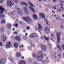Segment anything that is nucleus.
Returning <instances> with one entry per match:
<instances>
[{
	"label": "nucleus",
	"mask_w": 64,
	"mask_h": 64,
	"mask_svg": "<svg viewBox=\"0 0 64 64\" xmlns=\"http://www.w3.org/2000/svg\"><path fill=\"white\" fill-rule=\"evenodd\" d=\"M31 7H33L35 8V5H33L32 3L30 4V6H29V8L31 11H32L33 12H35V10L34 8H32Z\"/></svg>",
	"instance_id": "6"
},
{
	"label": "nucleus",
	"mask_w": 64,
	"mask_h": 64,
	"mask_svg": "<svg viewBox=\"0 0 64 64\" xmlns=\"http://www.w3.org/2000/svg\"><path fill=\"white\" fill-rule=\"evenodd\" d=\"M8 28V29H10L11 27V24H7Z\"/></svg>",
	"instance_id": "24"
},
{
	"label": "nucleus",
	"mask_w": 64,
	"mask_h": 64,
	"mask_svg": "<svg viewBox=\"0 0 64 64\" xmlns=\"http://www.w3.org/2000/svg\"><path fill=\"white\" fill-rule=\"evenodd\" d=\"M53 2H54L55 3L56 2V0H53Z\"/></svg>",
	"instance_id": "50"
},
{
	"label": "nucleus",
	"mask_w": 64,
	"mask_h": 64,
	"mask_svg": "<svg viewBox=\"0 0 64 64\" xmlns=\"http://www.w3.org/2000/svg\"><path fill=\"white\" fill-rule=\"evenodd\" d=\"M42 62L43 63H44V62H45V60H43Z\"/></svg>",
	"instance_id": "58"
},
{
	"label": "nucleus",
	"mask_w": 64,
	"mask_h": 64,
	"mask_svg": "<svg viewBox=\"0 0 64 64\" xmlns=\"http://www.w3.org/2000/svg\"><path fill=\"white\" fill-rule=\"evenodd\" d=\"M26 30H24L23 31V32H26Z\"/></svg>",
	"instance_id": "57"
},
{
	"label": "nucleus",
	"mask_w": 64,
	"mask_h": 64,
	"mask_svg": "<svg viewBox=\"0 0 64 64\" xmlns=\"http://www.w3.org/2000/svg\"><path fill=\"white\" fill-rule=\"evenodd\" d=\"M61 54H59V56L60 57H61Z\"/></svg>",
	"instance_id": "51"
},
{
	"label": "nucleus",
	"mask_w": 64,
	"mask_h": 64,
	"mask_svg": "<svg viewBox=\"0 0 64 64\" xmlns=\"http://www.w3.org/2000/svg\"><path fill=\"white\" fill-rule=\"evenodd\" d=\"M40 38L42 40H43V37H42V36H41L40 37Z\"/></svg>",
	"instance_id": "48"
},
{
	"label": "nucleus",
	"mask_w": 64,
	"mask_h": 64,
	"mask_svg": "<svg viewBox=\"0 0 64 64\" xmlns=\"http://www.w3.org/2000/svg\"><path fill=\"white\" fill-rule=\"evenodd\" d=\"M0 46H2V42H0Z\"/></svg>",
	"instance_id": "34"
},
{
	"label": "nucleus",
	"mask_w": 64,
	"mask_h": 64,
	"mask_svg": "<svg viewBox=\"0 0 64 64\" xmlns=\"http://www.w3.org/2000/svg\"><path fill=\"white\" fill-rule=\"evenodd\" d=\"M54 58H57V56H56L54 55Z\"/></svg>",
	"instance_id": "43"
},
{
	"label": "nucleus",
	"mask_w": 64,
	"mask_h": 64,
	"mask_svg": "<svg viewBox=\"0 0 64 64\" xmlns=\"http://www.w3.org/2000/svg\"><path fill=\"white\" fill-rule=\"evenodd\" d=\"M6 6L7 7H12L14 5V2L11 0H8L6 1Z\"/></svg>",
	"instance_id": "2"
},
{
	"label": "nucleus",
	"mask_w": 64,
	"mask_h": 64,
	"mask_svg": "<svg viewBox=\"0 0 64 64\" xmlns=\"http://www.w3.org/2000/svg\"><path fill=\"white\" fill-rule=\"evenodd\" d=\"M14 47L16 49L18 48V44L17 42H15L14 43Z\"/></svg>",
	"instance_id": "18"
},
{
	"label": "nucleus",
	"mask_w": 64,
	"mask_h": 64,
	"mask_svg": "<svg viewBox=\"0 0 64 64\" xmlns=\"http://www.w3.org/2000/svg\"><path fill=\"white\" fill-rule=\"evenodd\" d=\"M58 18H59V16H58V17L56 18V19L57 20H58Z\"/></svg>",
	"instance_id": "47"
},
{
	"label": "nucleus",
	"mask_w": 64,
	"mask_h": 64,
	"mask_svg": "<svg viewBox=\"0 0 64 64\" xmlns=\"http://www.w3.org/2000/svg\"><path fill=\"white\" fill-rule=\"evenodd\" d=\"M29 37L30 38H34V37H37V35L36 33H33L30 34L29 35Z\"/></svg>",
	"instance_id": "7"
},
{
	"label": "nucleus",
	"mask_w": 64,
	"mask_h": 64,
	"mask_svg": "<svg viewBox=\"0 0 64 64\" xmlns=\"http://www.w3.org/2000/svg\"><path fill=\"white\" fill-rule=\"evenodd\" d=\"M33 18H34V19L35 20H36L38 19V16H37L35 14H33Z\"/></svg>",
	"instance_id": "19"
},
{
	"label": "nucleus",
	"mask_w": 64,
	"mask_h": 64,
	"mask_svg": "<svg viewBox=\"0 0 64 64\" xmlns=\"http://www.w3.org/2000/svg\"><path fill=\"white\" fill-rule=\"evenodd\" d=\"M24 57H22V59H24Z\"/></svg>",
	"instance_id": "63"
},
{
	"label": "nucleus",
	"mask_w": 64,
	"mask_h": 64,
	"mask_svg": "<svg viewBox=\"0 0 64 64\" xmlns=\"http://www.w3.org/2000/svg\"><path fill=\"white\" fill-rule=\"evenodd\" d=\"M49 8H52V6H50V7H49Z\"/></svg>",
	"instance_id": "49"
},
{
	"label": "nucleus",
	"mask_w": 64,
	"mask_h": 64,
	"mask_svg": "<svg viewBox=\"0 0 64 64\" xmlns=\"http://www.w3.org/2000/svg\"><path fill=\"white\" fill-rule=\"evenodd\" d=\"M62 16V17H63V18H64V14H63Z\"/></svg>",
	"instance_id": "56"
},
{
	"label": "nucleus",
	"mask_w": 64,
	"mask_h": 64,
	"mask_svg": "<svg viewBox=\"0 0 64 64\" xmlns=\"http://www.w3.org/2000/svg\"><path fill=\"white\" fill-rule=\"evenodd\" d=\"M14 34H16L17 35L18 34V33L17 32H14L13 33Z\"/></svg>",
	"instance_id": "33"
},
{
	"label": "nucleus",
	"mask_w": 64,
	"mask_h": 64,
	"mask_svg": "<svg viewBox=\"0 0 64 64\" xmlns=\"http://www.w3.org/2000/svg\"><path fill=\"white\" fill-rule=\"evenodd\" d=\"M11 46V43L9 42H7V44L6 45V48H10Z\"/></svg>",
	"instance_id": "10"
},
{
	"label": "nucleus",
	"mask_w": 64,
	"mask_h": 64,
	"mask_svg": "<svg viewBox=\"0 0 64 64\" xmlns=\"http://www.w3.org/2000/svg\"><path fill=\"white\" fill-rule=\"evenodd\" d=\"M44 38L46 41H48L49 39V38L45 36H44Z\"/></svg>",
	"instance_id": "21"
},
{
	"label": "nucleus",
	"mask_w": 64,
	"mask_h": 64,
	"mask_svg": "<svg viewBox=\"0 0 64 64\" xmlns=\"http://www.w3.org/2000/svg\"><path fill=\"white\" fill-rule=\"evenodd\" d=\"M45 11H48V9H47V8H46L45 10Z\"/></svg>",
	"instance_id": "45"
},
{
	"label": "nucleus",
	"mask_w": 64,
	"mask_h": 64,
	"mask_svg": "<svg viewBox=\"0 0 64 64\" xmlns=\"http://www.w3.org/2000/svg\"><path fill=\"white\" fill-rule=\"evenodd\" d=\"M41 48L43 50V51H45L46 50V46L45 45H43L41 46Z\"/></svg>",
	"instance_id": "15"
},
{
	"label": "nucleus",
	"mask_w": 64,
	"mask_h": 64,
	"mask_svg": "<svg viewBox=\"0 0 64 64\" xmlns=\"http://www.w3.org/2000/svg\"><path fill=\"white\" fill-rule=\"evenodd\" d=\"M1 37L2 41H3V42H5V41L6 40V37L4 36L3 34L2 35Z\"/></svg>",
	"instance_id": "11"
},
{
	"label": "nucleus",
	"mask_w": 64,
	"mask_h": 64,
	"mask_svg": "<svg viewBox=\"0 0 64 64\" xmlns=\"http://www.w3.org/2000/svg\"><path fill=\"white\" fill-rule=\"evenodd\" d=\"M23 9L24 10V11H27V10H28V8L27 7H26L23 8Z\"/></svg>",
	"instance_id": "28"
},
{
	"label": "nucleus",
	"mask_w": 64,
	"mask_h": 64,
	"mask_svg": "<svg viewBox=\"0 0 64 64\" xmlns=\"http://www.w3.org/2000/svg\"><path fill=\"white\" fill-rule=\"evenodd\" d=\"M22 19L24 21H26L27 23H30V22L32 21V20L28 16L26 17V18L25 17H24L22 18Z\"/></svg>",
	"instance_id": "3"
},
{
	"label": "nucleus",
	"mask_w": 64,
	"mask_h": 64,
	"mask_svg": "<svg viewBox=\"0 0 64 64\" xmlns=\"http://www.w3.org/2000/svg\"><path fill=\"white\" fill-rule=\"evenodd\" d=\"M3 1V0H0V3H2Z\"/></svg>",
	"instance_id": "37"
},
{
	"label": "nucleus",
	"mask_w": 64,
	"mask_h": 64,
	"mask_svg": "<svg viewBox=\"0 0 64 64\" xmlns=\"http://www.w3.org/2000/svg\"><path fill=\"white\" fill-rule=\"evenodd\" d=\"M4 15L2 14H0V19L2 18L3 17H4Z\"/></svg>",
	"instance_id": "27"
},
{
	"label": "nucleus",
	"mask_w": 64,
	"mask_h": 64,
	"mask_svg": "<svg viewBox=\"0 0 64 64\" xmlns=\"http://www.w3.org/2000/svg\"><path fill=\"white\" fill-rule=\"evenodd\" d=\"M62 48H63V49H64V46H63L62 44Z\"/></svg>",
	"instance_id": "42"
},
{
	"label": "nucleus",
	"mask_w": 64,
	"mask_h": 64,
	"mask_svg": "<svg viewBox=\"0 0 64 64\" xmlns=\"http://www.w3.org/2000/svg\"><path fill=\"white\" fill-rule=\"evenodd\" d=\"M17 12H18V13L20 15H22L23 13L21 9L19 8H17L16 9Z\"/></svg>",
	"instance_id": "8"
},
{
	"label": "nucleus",
	"mask_w": 64,
	"mask_h": 64,
	"mask_svg": "<svg viewBox=\"0 0 64 64\" xmlns=\"http://www.w3.org/2000/svg\"><path fill=\"white\" fill-rule=\"evenodd\" d=\"M30 29V26H28L26 28V30H29Z\"/></svg>",
	"instance_id": "35"
},
{
	"label": "nucleus",
	"mask_w": 64,
	"mask_h": 64,
	"mask_svg": "<svg viewBox=\"0 0 64 64\" xmlns=\"http://www.w3.org/2000/svg\"><path fill=\"white\" fill-rule=\"evenodd\" d=\"M27 35H28V33H26V36H27Z\"/></svg>",
	"instance_id": "55"
},
{
	"label": "nucleus",
	"mask_w": 64,
	"mask_h": 64,
	"mask_svg": "<svg viewBox=\"0 0 64 64\" xmlns=\"http://www.w3.org/2000/svg\"><path fill=\"white\" fill-rule=\"evenodd\" d=\"M46 7H49V8L50 7V5L48 4L46 5Z\"/></svg>",
	"instance_id": "41"
},
{
	"label": "nucleus",
	"mask_w": 64,
	"mask_h": 64,
	"mask_svg": "<svg viewBox=\"0 0 64 64\" xmlns=\"http://www.w3.org/2000/svg\"><path fill=\"white\" fill-rule=\"evenodd\" d=\"M24 12L26 14H29V11H28V10L24 11Z\"/></svg>",
	"instance_id": "29"
},
{
	"label": "nucleus",
	"mask_w": 64,
	"mask_h": 64,
	"mask_svg": "<svg viewBox=\"0 0 64 64\" xmlns=\"http://www.w3.org/2000/svg\"><path fill=\"white\" fill-rule=\"evenodd\" d=\"M63 57H64V54L63 55Z\"/></svg>",
	"instance_id": "64"
},
{
	"label": "nucleus",
	"mask_w": 64,
	"mask_h": 64,
	"mask_svg": "<svg viewBox=\"0 0 64 64\" xmlns=\"http://www.w3.org/2000/svg\"><path fill=\"white\" fill-rule=\"evenodd\" d=\"M21 46H22V48H23V45H22Z\"/></svg>",
	"instance_id": "60"
},
{
	"label": "nucleus",
	"mask_w": 64,
	"mask_h": 64,
	"mask_svg": "<svg viewBox=\"0 0 64 64\" xmlns=\"http://www.w3.org/2000/svg\"><path fill=\"white\" fill-rule=\"evenodd\" d=\"M46 23L47 25H48L49 24H48V22H47V21H46Z\"/></svg>",
	"instance_id": "46"
},
{
	"label": "nucleus",
	"mask_w": 64,
	"mask_h": 64,
	"mask_svg": "<svg viewBox=\"0 0 64 64\" xmlns=\"http://www.w3.org/2000/svg\"><path fill=\"white\" fill-rule=\"evenodd\" d=\"M2 7H3V6H0V10H1V11L0 12V13L1 14H2V13H3V12L5 10V9L4 8H2Z\"/></svg>",
	"instance_id": "12"
},
{
	"label": "nucleus",
	"mask_w": 64,
	"mask_h": 64,
	"mask_svg": "<svg viewBox=\"0 0 64 64\" xmlns=\"http://www.w3.org/2000/svg\"><path fill=\"white\" fill-rule=\"evenodd\" d=\"M49 46H50V47H51V44H49Z\"/></svg>",
	"instance_id": "59"
},
{
	"label": "nucleus",
	"mask_w": 64,
	"mask_h": 64,
	"mask_svg": "<svg viewBox=\"0 0 64 64\" xmlns=\"http://www.w3.org/2000/svg\"><path fill=\"white\" fill-rule=\"evenodd\" d=\"M41 1H42L41 0H39V2H41Z\"/></svg>",
	"instance_id": "61"
},
{
	"label": "nucleus",
	"mask_w": 64,
	"mask_h": 64,
	"mask_svg": "<svg viewBox=\"0 0 64 64\" xmlns=\"http://www.w3.org/2000/svg\"><path fill=\"white\" fill-rule=\"evenodd\" d=\"M51 36H52V37H53V35L52 34H51Z\"/></svg>",
	"instance_id": "53"
},
{
	"label": "nucleus",
	"mask_w": 64,
	"mask_h": 64,
	"mask_svg": "<svg viewBox=\"0 0 64 64\" xmlns=\"http://www.w3.org/2000/svg\"><path fill=\"white\" fill-rule=\"evenodd\" d=\"M10 60L12 62H14V59H13L12 57H11L10 58Z\"/></svg>",
	"instance_id": "23"
},
{
	"label": "nucleus",
	"mask_w": 64,
	"mask_h": 64,
	"mask_svg": "<svg viewBox=\"0 0 64 64\" xmlns=\"http://www.w3.org/2000/svg\"><path fill=\"white\" fill-rule=\"evenodd\" d=\"M28 4H30H30L32 3L30 1L28 2Z\"/></svg>",
	"instance_id": "39"
},
{
	"label": "nucleus",
	"mask_w": 64,
	"mask_h": 64,
	"mask_svg": "<svg viewBox=\"0 0 64 64\" xmlns=\"http://www.w3.org/2000/svg\"><path fill=\"white\" fill-rule=\"evenodd\" d=\"M42 1H44V2H46V0H42Z\"/></svg>",
	"instance_id": "52"
},
{
	"label": "nucleus",
	"mask_w": 64,
	"mask_h": 64,
	"mask_svg": "<svg viewBox=\"0 0 64 64\" xmlns=\"http://www.w3.org/2000/svg\"><path fill=\"white\" fill-rule=\"evenodd\" d=\"M21 5H25V6H28L26 3L24 2H22L21 3Z\"/></svg>",
	"instance_id": "25"
},
{
	"label": "nucleus",
	"mask_w": 64,
	"mask_h": 64,
	"mask_svg": "<svg viewBox=\"0 0 64 64\" xmlns=\"http://www.w3.org/2000/svg\"><path fill=\"white\" fill-rule=\"evenodd\" d=\"M18 26V24H15V27H17Z\"/></svg>",
	"instance_id": "36"
},
{
	"label": "nucleus",
	"mask_w": 64,
	"mask_h": 64,
	"mask_svg": "<svg viewBox=\"0 0 64 64\" xmlns=\"http://www.w3.org/2000/svg\"><path fill=\"white\" fill-rule=\"evenodd\" d=\"M32 56L34 58H37V57H38V56H37V55L35 54H32Z\"/></svg>",
	"instance_id": "22"
},
{
	"label": "nucleus",
	"mask_w": 64,
	"mask_h": 64,
	"mask_svg": "<svg viewBox=\"0 0 64 64\" xmlns=\"http://www.w3.org/2000/svg\"><path fill=\"white\" fill-rule=\"evenodd\" d=\"M38 29L40 31L42 30V27L40 24H39V23L38 24Z\"/></svg>",
	"instance_id": "16"
},
{
	"label": "nucleus",
	"mask_w": 64,
	"mask_h": 64,
	"mask_svg": "<svg viewBox=\"0 0 64 64\" xmlns=\"http://www.w3.org/2000/svg\"><path fill=\"white\" fill-rule=\"evenodd\" d=\"M20 23L21 24H22V22H21V21H20Z\"/></svg>",
	"instance_id": "62"
},
{
	"label": "nucleus",
	"mask_w": 64,
	"mask_h": 64,
	"mask_svg": "<svg viewBox=\"0 0 64 64\" xmlns=\"http://www.w3.org/2000/svg\"><path fill=\"white\" fill-rule=\"evenodd\" d=\"M26 38H27V37L25 36H24L22 37L23 39H24V40H26Z\"/></svg>",
	"instance_id": "30"
},
{
	"label": "nucleus",
	"mask_w": 64,
	"mask_h": 64,
	"mask_svg": "<svg viewBox=\"0 0 64 64\" xmlns=\"http://www.w3.org/2000/svg\"><path fill=\"white\" fill-rule=\"evenodd\" d=\"M61 34V32L59 33L57 32L56 33V37L57 38V41L58 43H59L60 42V35Z\"/></svg>",
	"instance_id": "5"
},
{
	"label": "nucleus",
	"mask_w": 64,
	"mask_h": 64,
	"mask_svg": "<svg viewBox=\"0 0 64 64\" xmlns=\"http://www.w3.org/2000/svg\"><path fill=\"white\" fill-rule=\"evenodd\" d=\"M19 64H26L25 62L23 60H21L19 62Z\"/></svg>",
	"instance_id": "20"
},
{
	"label": "nucleus",
	"mask_w": 64,
	"mask_h": 64,
	"mask_svg": "<svg viewBox=\"0 0 64 64\" xmlns=\"http://www.w3.org/2000/svg\"><path fill=\"white\" fill-rule=\"evenodd\" d=\"M64 28V27L63 26H62V25H61L60 26V28Z\"/></svg>",
	"instance_id": "40"
},
{
	"label": "nucleus",
	"mask_w": 64,
	"mask_h": 64,
	"mask_svg": "<svg viewBox=\"0 0 64 64\" xmlns=\"http://www.w3.org/2000/svg\"><path fill=\"white\" fill-rule=\"evenodd\" d=\"M60 5H61V6H63V4H60Z\"/></svg>",
	"instance_id": "54"
},
{
	"label": "nucleus",
	"mask_w": 64,
	"mask_h": 64,
	"mask_svg": "<svg viewBox=\"0 0 64 64\" xmlns=\"http://www.w3.org/2000/svg\"><path fill=\"white\" fill-rule=\"evenodd\" d=\"M15 39L16 40L18 41H20L21 40V37L19 36H15Z\"/></svg>",
	"instance_id": "9"
},
{
	"label": "nucleus",
	"mask_w": 64,
	"mask_h": 64,
	"mask_svg": "<svg viewBox=\"0 0 64 64\" xmlns=\"http://www.w3.org/2000/svg\"><path fill=\"white\" fill-rule=\"evenodd\" d=\"M21 56V54L19 52H17L16 54V57L17 58H19V57H20V56Z\"/></svg>",
	"instance_id": "17"
},
{
	"label": "nucleus",
	"mask_w": 64,
	"mask_h": 64,
	"mask_svg": "<svg viewBox=\"0 0 64 64\" xmlns=\"http://www.w3.org/2000/svg\"><path fill=\"white\" fill-rule=\"evenodd\" d=\"M37 54L38 55L40 56H38V57L37 56V59H39L38 60L41 61L43 59V53L41 51H38Z\"/></svg>",
	"instance_id": "1"
},
{
	"label": "nucleus",
	"mask_w": 64,
	"mask_h": 64,
	"mask_svg": "<svg viewBox=\"0 0 64 64\" xmlns=\"http://www.w3.org/2000/svg\"><path fill=\"white\" fill-rule=\"evenodd\" d=\"M0 31L2 32H4V28H2L0 30Z\"/></svg>",
	"instance_id": "31"
},
{
	"label": "nucleus",
	"mask_w": 64,
	"mask_h": 64,
	"mask_svg": "<svg viewBox=\"0 0 64 64\" xmlns=\"http://www.w3.org/2000/svg\"><path fill=\"white\" fill-rule=\"evenodd\" d=\"M40 16L42 19H45V17L44 16V14L43 13H40L39 14Z\"/></svg>",
	"instance_id": "14"
},
{
	"label": "nucleus",
	"mask_w": 64,
	"mask_h": 64,
	"mask_svg": "<svg viewBox=\"0 0 64 64\" xmlns=\"http://www.w3.org/2000/svg\"><path fill=\"white\" fill-rule=\"evenodd\" d=\"M44 31L46 33H48L50 31V29L49 28L47 27L45 28H44Z\"/></svg>",
	"instance_id": "13"
},
{
	"label": "nucleus",
	"mask_w": 64,
	"mask_h": 64,
	"mask_svg": "<svg viewBox=\"0 0 64 64\" xmlns=\"http://www.w3.org/2000/svg\"><path fill=\"white\" fill-rule=\"evenodd\" d=\"M53 8L54 9H56V6H54V7H53Z\"/></svg>",
	"instance_id": "38"
},
{
	"label": "nucleus",
	"mask_w": 64,
	"mask_h": 64,
	"mask_svg": "<svg viewBox=\"0 0 64 64\" xmlns=\"http://www.w3.org/2000/svg\"><path fill=\"white\" fill-rule=\"evenodd\" d=\"M6 61V58H2L1 60L0 59V64H5Z\"/></svg>",
	"instance_id": "4"
},
{
	"label": "nucleus",
	"mask_w": 64,
	"mask_h": 64,
	"mask_svg": "<svg viewBox=\"0 0 64 64\" xmlns=\"http://www.w3.org/2000/svg\"><path fill=\"white\" fill-rule=\"evenodd\" d=\"M58 48L60 50V51H61V47H60V46L58 45Z\"/></svg>",
	"instance_id": "32"
},
{
	"label": "nucleus",
	"mask_w": 64,
	"mask_h": 64,
	"mask_svg": "<svg viewBox=\"0 0 64 64\" xmlns=\"http://www.w3.org/2000/svg\"><path fill=\"white\" fill-rule=\"evenodd\" d=\"M6 21H5V20L4 19L2 20L1 21V22L2 23L4 24L6 22Z\"/></svg>",
	"instance_id": "26"
},
{
	"label": "nucleus",
	"mask_w": 64,
	"mask_h": 64,
	"mask_svg": "<svg viewBox=\"0 0 64 64\" xmlns=\"http://www.w3.org/2000/svg\"><path fill=\"white\" fill-rule=\"evenodd\" d=\"M60 8L61 9H64V8L62 6H61L60 7Z\"/></svg>",
	"instance_id": "44"
}]
</instances>
